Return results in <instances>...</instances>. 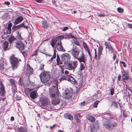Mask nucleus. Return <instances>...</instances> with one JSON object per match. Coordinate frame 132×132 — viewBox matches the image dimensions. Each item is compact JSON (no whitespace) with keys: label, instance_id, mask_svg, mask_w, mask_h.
Listing matches in <instances>:
<instances>
[{"label":"nucleus","instance_id":"obj_26","mask_svg":"<svg viewBox=\"0 0 132 132\" xmlns=\"http://www.w3.org/2000/svg\"><path fill=\"white\" fill-rule=\"evenodd\" d=\"M72 44L73 46H74L75 45H76L79 46H80L79 42L77 40V39L73 40V42H72Z\"/></svg>","mask_w":132,"mask_h":132},{"label":"nucleus","instance_id":"obj_18","mask_svg":"<svg viewBox=\"0 0 132 132\" xmlns=\"http://www.w3.org/2000/svg\"><path fill=\"white\" fill-rule=\"evenodd\" d=\"M23 17L21 16H18L15 21L14 23L15 25H17L21 23L23 20Z\"/></svg>","mask_w":132,"mask_h":132},{"label":"nucleus","instance_id":"obj_61","mask_svg":"<svg viewBox=\"0 0 132 132\" xmlns=\"http://www.w3.org/2000/svg\"><path fill=\"white\" fill-rule=\"evenodd\" d=\"M87 52H88V53L89 54V56L90 57V58H91V57H92V56H91V54L90 53L89 50L88 51H87Z\"/></svg>","mask_w":132,"mask_h":132},{"label":"nucleus","instance_id":"obj_31","mask_svg":"<svg viewBox=\"0 0 132 132\" xmlns=\"http://www.w3.org/2000/svg\"><path fill=\"white\" fill-rule=\"evenodd\" d=\"M53 92L54 93L51 94H56L60 93L59 92V90L57 87H55L53 89Z\"/></svg>","mask_w":132,"mask_h":132},{"label":"nucleus","instance_id":"obj_30","mask_svg":"<svg viewBox=\"0 0 132 132\" xmlns=\"http://www.w3.org/2000/svg\"><path fill=\"white\" fill-rule=\"evenodd\" d=\"M111 106L112 107H114L116 108H118V104L117 102L115 101H113L112 102Z\"/></svg>","mask_w":132,"mask_h":132},{"label":"nucleus","instance_id":"obj_32","mask_svg":"<svg viewBox=\"0 0 132 132\" xmlns=\"http://www.w3.org/2000/svg\"><path fill=\"white\" fill-rule=\"evenodd\" d=\"M87 119L89 121L91 122H93L95 120V118L93 117L90 116H87Z\"/></svg>","mask_w":132,"mask_h":132},{"label":"nucleus","instance_id":"obj_13","mask_svg":"<svg viewBox=\"0 0 132 132\" xmlns=\"http://www.w3.org/2000/svg\"><path fill=\"white\" fill-rule=\"evenodd\" d=\"M76 59H77L80 62H82L84 63H85L87 60L85 57V56L82 52L80 54L79 56V57H78V58Z\"/></svg>","mask_w":132,"mask_h":132},{"label":"nucleus","instance_id":"obj_14","mask_svg":"<svg viewBox=\"0 0 132 132\" xmlns=\"http://www.w3.org/2000/svg\"><path fill=\"white\" fill-rule=\"evenodd\" d=\"M10 81L12 85L13 94H15V91L16 89L15 81L13 79H10Z\"/></svg>","mask_w":132,"mask_h":132},{"label":"nucleus","instance_id":"obj_8","mask_svg":"<svg viewBox=\"0 0 132 132\" xmlns=\"http://www.w3.org/2000/svg\"><path fill=\"white\" fill-rule=\"evenodd\" d=\"M77 65L76 62L71 61L68 63L67 65V68L69 70H73L74 71L77 67Z\"/></svg>","mask_w":132,"mask_h":132},{"label":"nucleus","instance_id":"obj_49","mask_svg":"<svg viewBox=\"0 0 132 132\" xmlns=\"http://www.w3.org/2000/svg\"><path fill=\"white\" fill-rule=\"evenodd\" d=\"M19 83V85H20L21 86H22V79L21 78H20L18 81Z\"/></svg>","mask_w":132,"mask_h":132},{"label":"nucleus","instance_id":"obj_63","mask_svg":"<svg viewBox=\"0 0 132 132\" xmlns=\"http://www.w3.org/2000/svg\"><path fill=\"white\" fill-rule=\"evenodd\" d=\"M65 104H64V103H63H63H62L61 105V108H63V107H64L65 106Z\"/></svg>","mask_w":132,"mask_h":132},{"label":"nucleus","instance_id":"obj_59","mask_svg":"<svg viewBox=\"0 0 132 132\" xmlns=\"http://www.w3.org/2000/svg\"><path fill=\"white\" fill-rule=\"evenodd\" d=\"M84 48H85V50H86V51H87V52L89 50L87 46Z\"/></svg>","mask_w":132,"mask_h":132},{"label":"nucleus","instance_id":"obj_51","mask_svg":"<svg viewBox=\"0 0 132 132\" xmlns=\"http://www.w3.org/2000/svg\"><path fill=\"white\" fill-rule=\"evenodd\" d=\"M22 54L24 57H26L27 56V54L25 51H23L22 52Z\"/></svg>","mask_w":132,"mask_h":132},{"label":"nucleus","instance_id":"obj_1","mask_svg":"<svg viewBox=\"0 0 132 132\" xmlns=\"http://www.w3.org/2000/svg\"><path fill=\"white\" fill-rule=\"evenodd\" d=\"M111 122L109 120H106L103 122V125L107 129L112 130L117 126L118 121L116 119L111 120Z\"/></svg>","mask_w":132,"mask_h":132},{"label":"nucleus","instance_id":"obj_10","mask_svg":"<svg viewBox=\"0 0 132 132\" xmlns=\"http://www.w3.org/2000/svg\"><path fill=\"white\" fill-rule=\"evenodd\" d=\"M41 107L44 109L47 108V106L48 104L49 99L47 98H44L42 99Z\"/></svg>","mask_w":132,"mask_h":132},{"label":"nucleus","instance_id":"obj_21","mask_svg":"<svg viewBox=\"0 0 132 132\" xmlns=\"http://www.w3.org/2000/svg\"><path fill=\"white\" fill-rule=\"evenodd\" d=\"M68 81H70L72 84L75 85L77 84V81H76L75 79L72 76H69Z\"/></svg>","mask_w":132,"mask_h":132},{"label":"nucleus","instance_id":"obj_6","mask_svg":"<svg viewBox=\"0 0 132 132\" xmlns=\"http://www.w3.org/2000/svg\"><path fill=\"white\" fill-rule=\"evenodd\" d=\"M73 90L71 88H66L65 90L64 96L65 99H68L71 98L72 95Z\"/></svg>","mask_w":132,"mask_h":132},{"label":"nucleus","instance_id":"obj_56","mask_svg":"<svg viewBox=\"0 0 132 132\" xmlns=\"http://www.w3.org/2000/svg\"><path fill=\"white\" fill-rule=\"evenodd\" d=\"M98 16L100 17L103 16H105V15L104 14L101 13L99 14Z\"/></svg>","mask_w":132,"mask_h":132},{"label":"nucleus","instance_id":"obj_42","mask_svg":"<svg viewBox=\"0 0 132 132\" xmlns=\"http://www.w3.org/2000/svg\"><path fill=\"white\" fill-rule=\"evenodd\" d=\"M99 101H96L94 103L93 107L94 108H96L97 106V105Z\"/></svg>","mask_w":132,"mask_h":132},{"label":"nucleus","instance_id":"obj_2","mask_svg":"<svg viewBox=\"0 0 132 132\" xmlns=\"http://www.w3.org/2000/svg\"><path fill=\"white\" fill-rule=\"evenodd\" d=\"M41 82L43 83H46L50 80L51 75L48 72L46 71L42 72L39 75Z\"/></svg>","mask_w":132,"mask_h":132},{"label":"nucleus","instance_id":"obj_55","mask_svg":"<svg viewBox=\"0 0 132 132\" xmlns=\"http://www.w3.org/2000/svg\"><path fill=\"white\" fill-rule=\"evenodd\" d=\"M113 60H115L116 58V55H115L114 54H113Z\"/></svg>","mask_w":132,"mask_h":132},{"label":"nucleus","instance_id":"obj_33","mask_svg":"<svg viewBox=\"0 0 132 132\" xmlns=\"http://www.w3.org/2000/svg\"><path fill=\"white\" fill-rule=\"evenodd\" d=\"M69 76L68 75L63 76L60 79V81L64 80H68Z\"/></svg>","mask_w":132,"mask_h":132},{"label":"nucleus","instance_id":"obj_41","mask_svg":"<svg viewBox=\"0 0 132 132\" xmlns=\"http://www.w3.org/2000/svg\"><path fill=\"white\" fill-rule=\"evenodd\" d=\"M17 34H18L17 36V38L19 40H21L22 39V37H21V34L19 33V31L17 32Z\"/></svg>","mask_w":132,"mask_h":132},{"label":"nucleus","instance_id":"obj_35","mask_svg":"<svg viewBox=\"0 0 132 132\" xmlns=\"http://www.w3.org/2000/svg\"><path fill=\"white\" fill-rule=\"evenodd\" d=\"M127 73H126L122 74V79L123 80H126L128 79V76L127 75Z\"/></svg>","mask_w":132,"mask_h":132},{"label":"nucleus","instance_id":"obj_43","mask_svg":"<svg viewBox=\"0 0 132 132\" xmlns=\"http://www.w3.org/2000/svg\"><path fill=\"white\" fill-rule=\"evenodd\" d=\"M110 94L111 95H113L114 92V90L113 88H112L110 89Z\"/></svg>","mask_w":132,"mask_h":132},{"label":"nucleus","instance_id":"obj_19","mask_svg":"<svg viewBox=\"0 0 132 132\" xmlns=\"http://www.w3.org/2000/svg\"><path fill=\"white\" fill-rule=\"evenodd\" d=\"M104 45L106 46V48H108L109 51L111 52V53L112 52V50H113V48H112V46L110 45L109 43H108L106 42H105V43Z\"/></svg>","mask_w":132,"mask_h":132},{"label":"nucleus","instance_id":"obj_57","mask_svg":"<svg viewBox=\"0 0 132 132\" xmlns=\"http://www.w3.org/2000/svg\"><path fill=\"white\" fill-rule=\"evenodd\" d=\"M83 45L84 47L87 46L85 42H82Z\"/></svg>","mask_w":132,"mask_h":132},{"label":"nucleus","instance_id":"obj_38","mask_svg":"<svg viewBox=\"0 0 132 132\" xmlns=\"http://www.w3.org/2000/svg\"><path fill=\"white\" fill-rule=\"evenodd\" d=\"M56 61L57 62V65H59L60 64H62V62L61 61H60V60L59 58V57L57 55V57L56 58Z\"/></svg>","mask_w":132,"mask_h":132},{"label":"nucleus","instance_id":"obj_24","mask_svg":"<svg viewBox=\"0 0 132 132\" xmlns=\"http://www.w3.org/2000/svg\"><path fill=\"white\" fill-rule=\"evenodd\" d=\"M103 47L101 46H100L98 48V58L99 59L102 53V51L103 50Z\"/></svg>","mask_w":132,"mask_h":132},{"label":"nucleus","instance_id":"obj_16","mask_svg":"<svg viewBox=\"0 0 132 132\" xmlns=\"http://www.w3.org/2000/svg\"><path fill=\"white\" fill-rule=\"evenodd\" d=\"M9 69H6L4 68V65L2 63L0 64V71L3 74H6L8 72Z\"/></svg>","mask_w":132,"mask_h":132},{"label":"nucleus","instance_id":"obj_28","mask_svg":"<svg viewBox=\"0 0 132 132\" xmlns=\"http://www.w3.org/2000/svg\"><path fill=\"white\" fill-rule=\"evenodd\" d=\"M18 131V132H27V129L22 127L19 128Z\"/></svg>","mask_w":132,"mask_h":132},{"label":"nucleus","instance_id":"obj_39","mask_svg":"<svg viewBox=\"0 0 132 132\" xmlns=\"http://www.w3.org/2000/svg\"><path fill=\"white\" fill-rule=\"evenodd\" d=\"M45 66V65L43 64H41L39 67V70L41 71H43L44 70V67Z\"/></svg>","mask_w":132,"mask_h":132},{"label":"nucleus","instance_id":"obj_50","mask_svg":"<svg viewBox=\"0 0 132 132\" xmlns=\"http://www.w3.org/2000/svg\"><path fill=\"white\" fill-rule=\"evenodd\" d=\"M69 29L67 27H64L63 28V29H62V30L63 31H66L68 29Z\"/></svg>","mask_w":132,"mask_h":132},{"label":"nucleus","instance_id":"obj_52","mask_svg":"<svg viewBox=\"0 0 132 132\" xmlns=\"http://www.w3.org/2000/svg\"><path fill=\"white\" fill-rule=\"evenodd\" d=\"M123 115L124 117H127V116L126 112L124 111H123Z\"/></svg>","mask_w":132,"mask_h":132},{"label":"nucleus","instance_id":"obj_45","mask_svg":"<svg viewBox=\"0 0 132 132\" xmlns=\"http://www.w3.org/2000/svg\"><path fill=\"white\" fill-rule=\"evenodd\" d=\"M87 104V103L85 101H84L83 102L80 103V105L81 106H83Z\"/></svg>","mask_w":132,"mask_h":132},{"label":"nucleus","instance_id":"obj_4","mask_svg":"<svg viewBox=\"0 0 132 132\" xmlns=\"http://www.w3.org/2000/svg\"><path fill=\"white\" fill-rule=\"evenodd\" d=\"M50 97L52 99L51 103L53 105H56L59 104L61 98L60 93L51 94Z\"/></svg>","mask_w":132,"mask_h":132},{"label":"nucleus","instance_id":"obj_62","mask_svg":"<svg viewBox=\"0 0 132 132\" xmlns=\"http://www.w3.org/2000/svg\"><path fill=\"white\" fill-rule=\"evenodd\" d=\"M129 27L132 29V24H128Z\"/></svg>","mask_w":132,"mask_h":132},{"label":"nucleus","instance_id":"obj_60","mask_svg":"<svg viewBox=\"0 0 132 132\" xmlns=\"http://www.w3.org/2000/svg\"><path fill=\"white\" fill-rule=\"evenodd\" d=\"M121 76L120 75H119L118 76V80L119 81H120V79H121Z\"/></svg>","mask_w":132,"mask_h":132},{"label":"nucleus","instance_id":"obj_53","mask_svg":"<svg viewBox=\"0 0 132 132\" xmlns=\"http://www.w3.org/2000/svg\"><path fill=\"white\" fill-rule=\"evenodd\" d=\"M94 51L95 53V59H96L97 57V54L96 53V49H94Z\"/></svg>","mask_w":132,"mask_h":132},{"label":"nucleus","instance_id":"obj_3","mask_svg":"<svg viewBox=\"0 0 132 132\" xmlns=\"http://www.w3.org/2000/svg\"><path fill=\"white\" fill-rule=\"evenodd\" d=\"M10 61L12 65V69L14 70L17 68L19 65V62L21 61V60L15 57L14 55H13L10 57Z\"/></svg>","mask_w":132,"mask_h":132},{"label":"nucleus","instance_id":"obj_5","mask_svg":"<svg viewBox=\"0 0 132 132\" xmlns=\"http://www.w3.org/2000/svg\"><path fill=\"white\" fill-rule=\"evenodd\" d=\"M80 50L76 46H73L72 49L70 51L71 54L75 58H77L80 52Z\"/></svg>","mask_w":132,"mask_h":132},{"label":"nucleus","instance_id":"obj_64","mask_svg":"<svg viewBox=\"0 0 132 132\" xmlns=\"http://www.w3.org/2000/svg\"><path fill=\"white\" fill-rule=\"evenodd\" d=\"M14 120V118L13 117H12L11 118V120L12 121H13Z\"/></svg>","mask_w":132,"mask_h":132},{"label":"nucleus","instance_id":"obj_25","mask_svg":"<svg viewBox=\"0 0 132 132\" xmlns=\"http://www.w3.org/2000/svg\"><path fill=\"white\" fill-rule=\"evenodd\" d=\"M64 117L66 119H68L70 120H73V117L70 114L67 113L65 114L64 115Z\"/></svg>","mask_w":132,"mask_h":132},{"label":"nucleus","instance_id":"obj_40","mask_svg":"<svg viewBox=\"0 0 132 132\" xmlns=\"http://www.w3.org/2000/svg\"><path fill=\"white\" fill-rule=\"evenodd\" d=\"M84 63H85L83 64L82 63H80V70L81 71L84 69L85 68Z\"/></svg>","mask_w":132,"mask_h":132},{"label":"nucleus","instance_id":"obj_44","mask_svg":"<svg viewBox=\"0 0 132 132\" xmlns=\"http://www.w3.org/2000/svg\"><path fill=\"white\" fill-rule=\"evenodd\" d=\"M79 116V114H76V115L74 116V118L76 121H77L78 120V117Z\"/></svg>","mask_w":132,"mask_h":132},{"label":"nucleus","instance_id":"obj_48","mask_svg":"<svg viewBox=\"0 0 132 132\" xmlns=\"http://www.w3.org/2000/svg\"><path fill=\"white\" fill-rule=\"evenodd\" d=\"M120 63L122 64L123 65V66L124 67H126L127 66V65L125 64V62L122 61H120Z\"/></svg>","mask_w":132,"mask_h":132},{"label":"nucleus","instance_id":"obj_11","mask_svg":"<svg viewBox=\"0 0 132 132\" xmlns=\"http://www.w3.org/2000/svg\"><path fill=\"white\" fill-rule=\"evenodd\" d=\"M15 46L20 50H23L24 49V43L21 40L17 41L15 42Z\"/></svg>","mask_w":132,"mask_h":132},{"label":"nucleus","instance_id":"obj_36","mask_svg":"<svg viewBox=\"0 0 132 132\" xmlns=\"http://www.w3.org/2000/svg\"><path fill=\"white\" fill-rule=\"evenodd\" d=\"M56 57V53L55 51L54 52V53L53 54V56L51 57V59L49 60V61H48V63H50L52 62L53 60Z\"/></svg>","mask_w":132,"mask_h":132},{"label":"nucleus","instance_id":"obj_9","mask_svg":"<svg viewBox=\"0 0 132 132\" xmlns=\"http://www.w3.org/2000/svg\"><path fill=\"white\" fill-rule=\"evenodd\" d=\"M22 27H23L26 29L28 28V27L25 25L24 23H22L17 26L13 25L12 27V31L13 32H15L18 29Z\"/></svg>","mask_w":132,"mask_h":132},{"label":"nucleus","instance_id":"obj_58","mask_svg":"<svg viewBox=\"0 0 132 132\" xmlns=\"http://www.w3.org/2000/svg\"><path fill=\"white\" fill-rule=\"evenodd\" d=\"M35 1L37 2L41 3L42 2V0H35Z\"/></svg>","mask_w":132,"mask_h":132},{"label":"nucleus","instance_id":"obj_7","mask_svg":"<svg viewBox=\"0 0 132 132\" xmlns=\"http://www.w3.org/2000/svg\"><path fill=\"white\" fill-rule=\"evenodd\" d=\"M64 37V36H60L57 37L54 39H52L51 45L52 47L54 48L56 43L59 42L60 41H61V38H63Z\"/></svg>","mask_w":132,"mask_h":132},{"label":"nucleus","instance_id":"obj_34","mask_svg":"<svg viewBox=\"0 0 132 132\" xmlns=\"http://www.w3.org/2000/svg\"><path fill=\"white\" fill-rule=\"evenodd\" d=\"M42 27L44 28H47L48 27V25L45 21H43L42 23Z\"/></svg>","mask_w":132,"mask_h":132},{"label":"nucleus","instance_id":"obj_17","mask_svg":"<svg viewBox=\"0 0 132 132\" xmlns=\"http://www.w3.org/2000/svg\"><path fill=\"white\" fill-rule=\"evenodd\" d=\"M26 73L29 75L32 74L33 73V69L31 68L29 65H27V69L26 70Z\"/></svg>","mask_w":132,"mask_h":132},{"label":"nucleus","instance_id":"obj_15","mask_svg":"<svg viewBox=\"0 0 132 132\" xmlns=\"http://www.w3.org/2000/svg\"><path fill=\"white\" fill-rule=\"evenodd\" d=\"M61 44V41H60L59 42H57L56 47L58 51L65 52V50L63 49Z\"/></svg>","mask_w":132,"mask_h":132},{"label":"nucleus","instance_id":"obj_23","mask_svg":"<svg viewBox=\"0 0 132 132\" xmlns=\"http://www.w3.org/2000/svg\"><path fill=\"white\" fill-rule=\"evenodd\" d=\"M5 93V90L4 87L3 85H2L0 87V94L1 96H3Z\"/></svg>","mask_w":132,"mask_h":132},{"label":"nucleus","instance_id":"obj_20","mask_svg":"<svg viewBox=\"0 0 132 132\" xmlns=\"http://www.w3.org/2000/svg\"><path fill=\"white\" fill-rule=\"evenodd\" d=\"M37 93L36 90L32 91L30 94V97L33 99L36 98L37 97Z\"/></svg>","mask_w":132,"mask_h":132},{"label":"nucleus","instance_id":"obj_46","mask_svg":"<svg viewBox=\"0 0 132 132\" xmlns=\"http://www.w3.org/2000/svg\"><path fill=\"white\" fill-rule=\"evenodd\" d=\"M117 10V11L120 13H122L123 12V9L121 8L118 7Z\"/></svg>","mask_w":132,"mask_h":132},{"label":"nucleus","instance_id":"obj_12","mask_svg":"<svg viewBox=\"0 0 132 132\" xmlns=\"http://www.w3.org/2000/svg\"><path fill=\"white\" fill-rule=\"evenodd\" d=\"M61 58L62 60L65 62L70 60V55L68 53H64L62 55Z\"/></svg>","mask_w":132,"mask_h":132},{"label":"nucleus","instance_id":"obj_22","mask_svg":"<svg viewBox=\"0 0 132 132\" xmlns=\"http://www.w3.org/2000/svg\"><path fill=\"white\" fill-rule=\"evenodd\" d=\"M12 25V23L11 22H10L8 24L7 28V34H10L11 33V28Z\"/></svg>","mask_w":132,"mask_h":132},{"label":"nucleus","instance_id":"obj_37","mask_svg":"<svg viewBox=\"0 0 132 132\" xmlns=\"http://www.w3.org/2000/svg\"><path fill=\"white\" fill-rule=\"evenodd\" d=\"M38 49H36L35 51L33 52V53L31 55V56H33L37 55H38Z\"/></svg>","mask_w":132,"mask_h":132},{"label":"nucleus","instance_id":"obj_54","mask_svg":"<svg viewBox=\"0 0 132 132\" xmlns=\"http://www.w3.org/2000/svg\"><path fill=\"white\" fill-rule=\"evenodd\" d=\"M4 4H6L7 5H9L10 4V3L8 1L5 2L4 3Z\"/></svg>","mask_w":132,"mask_h":132},{"label":"nucleus","instance_id":"obj_47","mask_svg":"<svg viewBox=\"0 0 132 132\" xmlns=\"http://www.w3.org/2000/svg\"><path fill=\"white\" fill-rule=\"evenodd\" d=\"M95 130V128L94 126H93L90 127V131L92 132H93Z\"/></svg>","mask_w":132,"mask_h":132},{"label":"nucleus","instance_id":"obj_29","mask_svg":"<svg viewBox=\"0 0 132 132\" xmlns=\"http://www.w3.org/2000/svg\"><path fill=\"white\" fill-rule=\"evenodd\" d=\"M16 39V38L14 36H12L9 38V41L10 43H11Z\"/></svg>","mask_w":132,"mask_h":132},{"label":"nucleus","instance_id":"obj_27","mask_svg":"<svg viewBox=\"0 0 132 132\" xmlns=\"http://www.w3.org/2000/svg\"><path fill=\"white\" fill-rule=\"evenodd\" d=\"M9 43L7 42H5L4 43L3 49L5 51L7 50Z\"/></svg>","mask_w":132,"mask_h":132}]
</instances>
